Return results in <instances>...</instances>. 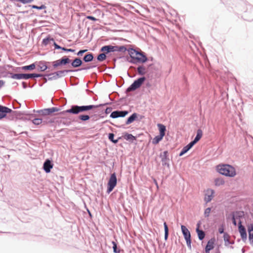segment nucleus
Instances as JSON below:
<instances>
[{
    "instance_id": "9",
    "label": "nucleus",
    "mask_w": 253,
    "mask_h": 253,
    "mask_svg": "<svg viewBox=\"0 0 253 253\" xmlns=\"http://www.w3.org/2000/svg\"><path fill=\"white\" fill-rule=\"evenodd\" d=\"M169 153L168 151H164L163 153L160 154V157L161 158V161L162 162V166L166 167L168 169L170 167L169 165Z\"/></svg>"
},
{
    "instance_id": "43",
    "label": "nucleus",
    "mask_w": 253,
    "mask_h": 253,
    "mask_svg": "<svg viewBox=\"0 0 253 253\" xmlns=\"http://www.w3.org/2000/svg\"><path fill=\"white\" fill-rule=\"evenodd\" d=\"M30 6H31L32 8L37 9L38 10H42L46 8V6L44 4H42L40 6H38L36 5H30Z\"/></svg>"
},
{
    "instance_id": "62",
    "label": "nucleus",
    "mask_w": 253,
    "mask_h": 253,
    "mask_svg": "<svg viewBox=\"0 0 253 253\" xmlns=\"http://www.w3.org/2000/svg\"><path fill=\"white\" fill-rule=\"evenodd\" d=\"M52 45L54 47V49H56L59 45L55 42L54 40V42H52Z\"/></svg>"
},
{
    "instance_id": "4",
    "label": "nucleus",
    "mask_w": 253,
    "mask_h": 253,
    "mask_svg": "<svg viewBox=\"0 0 253 253\" xmlns=\"http://www.w3.org/2000/svg\"><path fill=\"white\" fill-rule=\"evenodd\" d=\"M135 49L133 48H129L127 51L129 54V56L126 57V61L129 63L138 64L139 62H144L146 58H144V56L140 58L135 57L134 53Z\"/></svg>"
},
{
    "instance_id": "46",
    "label": "nucleus",
    "mask_w": 253,
    "mask_h": 253,
    "mask_svg": "<svg viewBox=\"0 0 253 253\" xmlns=\"http://www.w3.org/2000/svg\"><path fill=\"white\" fill-rule=\"evenodd\" d=\"M87 51V49H81L76 54L77 56H81L83 55L84 53L86 52Z\"/></svg>"
},
{
    "instance_id": "37",
    "label": "nucleus",
    "mask_w": 253,
    "mask_h": 253,
    "mask_svg": "<svg viewBox=\"0 0 253 253\" xmlns=\"http://www.w3.org/2000/svg\"><path fill=\"white\" fill-rule=\"evenodd\" d=\"M164 137L160 134L155 136L152 140V143L155 145L158 144L163 139Z\"/></svg>"
},
{
    "instance_id": "12",
    "label": "nucleus",
    "mask_w": 253,
    "mask_h": 253,
    "mask_svg": "<svg viewBox=\"0 0 253 253\" xmlns=\"http://www.w3.org/2000/svg\"><path fill=\"white\" fill-rule=\"evenodd\" d=\"M238 231L242 241L245 243L247 240V230L245 227L242 225V221L240 220L238 222Z\"/></svg>"
},
{
    "instance_id": "49",
    "label": "nucleus",
    "mask_w": 253,
    "mask_h": 253,
    "mask_svg": "<svg viewBox=\"0 0 253 253\" xmlns=\"http://www.w3.org/2000/svg\"><path fill=\"white\" fill-rule=\"evenodd\" d=\"M90 69V66H86L85 67H83L82 68H80V69H76V70H72L74 71V72H77V71H82V70H89Z\"/></svg>"
},
{
    "instance_id": "28",
    "label": "nucleus",
    "mask_w": 253,
    "mask_h": 253,
    "mask_svg": "<svg viewBox=\"0 0 253 253\" xmlns=\"http://www.w3.org/2000/svg\"><path fill=\"white\" fill-rule=\"evenodd\" d=\"M94 59V54L92 52H87L84 56L83 61L85 63L90 62L93 61Z\"/></svg>"
},
{
    "instance_id": "21",
    "label": "nucleus",
    "mask_w": 253,
    "mask_h": 253,
    "mask_svg": "<svg viewBox=\"0 0 253 253\" xmlns=\"http://www.w3.org/2000/svg\"><path fill=\"white\" fill-rule=\"evenodd\" d=\"M73 68H78L83 64V60L79 57H76L73 60H71L70 63Z\"/></svg>"
},
{
    "instance_id": "30",
    "label": "nucleus",
    "mask_w": 253,
    "mask_h": 253,
    "mask_svg": "<svg viewBox=\"0 0 253 253\" xmlns=\"http://www.w3.org/2000/svg\"><path fill=\"white\" fill-rule=\"evenodd\" d=\"M114 49L115 52L118 51L120 52L124 53L126 51H127L128 48H127L126 45H114Z\"/></svg>"
},
{
    "instance_id": "57",
    "label": "nucleus",
    "mask_w": 253,
    "mask_h": 253,
    "mask_svg": "<svg viewBox=\"0 0 253 253\" xmlns=\"http://www.w3.org/2000/svg\"><path fill=\"white\" fill-rule=\"evenodd\" d=\"M86 18L87 19L93 21H96L97 20V18H96L95 17L91 16V15L87 16L86 17Z\"/></svg>"
},
{
    "instance_id": "3",
    "label": "nucleus",
    "mask_w": 253,
    "mask_h": 253,
    "mask_svg": "<svg viewBox=\"0 0 253 253\" xmlns=\"http://www.w3.org/2000/svg\"><path fill=\"white\" fill-rule=\"evenodd\" d=\"M8 74L10 75V77L12 79L16 80H28L32 78L42 77L43 76V74L38 73L13 74L11 72H8Z\"/></svg>"
},
{
    "instance_id": "8",
    "label": "nucleus",
    "mask_w": 253,
    "mask_h": 253,
    "mask_svg": "<svg viewBox=\"0 0 253 253\" xmlns=\"http://www.w3.org/2000/svg\"><path fill=\"white\" fill-rule=\"evenodd\" d=\"M7 66L9 68H12V70L15 72L19 71L20 70L24 71H33L36 68V63L35 62L28 65L19 67H14L10 65H7Z\"/></svg>"
},
{
    "instance_id": "17",
    "label": "nucleus",
    "mask_w": 253,
    "mask_h": 253,
    "mask_svg": "<svg viewBox=\"0 0 253 253\" xmlns=\"http://www.w3.org/2000/svg\"><path fill=\"white\" fill-rule=\"evenodd\" d=\"M54 122V120L52 119H46V120H43L41 118H35L32 120V123L35 125H39L42 123L43 124H46L47 123L52 124Z\"/></svg>"
},
{
    "instance_id": "61",
    "label": "nucleus",
    "mask_w": 253,
    "mask_h": 253,
    "mask_svg": "<svg viewBox=\"0 0 253 253\" xmlns=\"http://www.w3.org/2000/svg\"><path fill=\"white\" fill-rule=\"evenodd\" d=\"M200 140V138H198L197 136H195L194 139L192 140L195 144L197 143Z\"/></svg>"
},
{
    "instance_id": "19",
    "label": "nucleus",
    "mask_w": 253,
    "mask_h": 253,
    "mask_svg": "<svg viewBox=\"0 0 253 253\" xmlns=\"http://www.w3.org/2000/svg\"><path fill=\"white\" fill-rule=\"evenodd\" d=\"M139 116V114L137 113H133L130 116H129L126 121L125 125H129L135 121H137L138 120V117Z\"/></svg>"
},
{
    "instance_id": "14",
    "label": "nucleus",
    "mask_w": 253,
    "mask_h": 253,
    "mask_svg": "<svg viewBox=\"0 0 253 253\" xmlns=\"http://www.w3.org/2000/svg\"><path fill=\"white\" fill-rule=\"evenodd\" d=\"M38 70L40 72H44L47 69H50L49 62L45 61H40L38 63Z\"/></svg>"
},
{
    "instance_id": "36",
    "label": "nucleus",
    "mask_w": 253,
    "mask_h": 253,
    "mask_svg": "<svg viewBox=\"0 0 253 253\" xmlns=\"http://www.w3.org/2000/svg\"><path fill=\"white\" fill-rule=\"evenodd\" d=\"M111 243L113 245L112 248L113 250V252L114 253H120L121 252V249L120 247L118 246L117 243L114 241H112Z\"/></svg>"
},
{
    "instance_id": "29",
    "label": "nucleus",
    "mask_w": 253,
    "mask_h": 253,
    "mask_svg": "<svg viewBox=\"0 0 253 253\" xmlns=\"http://www.w3.org/2000/svg\"><path fill=\"white\" fill-rule=\"evenodd\" d=\"M157 126L159 131V134L165 136L167 131L166 126L160 123L157 124Z\"/></svg>"
},
{
    "instance_id": "33",
    "label": "nucleus",
    "mask_w": 253,
    "mask_h": 253,
    "mask_svg": "<svg viewBox=\"0 0 253 253\" xmlns=\"http://www.w3.org/2000/svg\"><path fill=\"white\" fill-rule=\"evenodd\" d=\"M137 71L139 75H141L144 76V75L146 74L147 71H146V68L144 65H139L137 67Z\"/></svg>"
},
{
    "instance_id": "20",
    "label": "nucleus",
    "mask_w": 253,
    "mask_h": 253,
    "mask_svg": "<svg viewBox=\"0 0 253 253\" xmlns=\"http://www.w3.org/2000/svg\"><path fill=\"white\" fill-rule=\"evenodd\" d=\"M181 229L185 240L191 238L190 232L185 225H181Z\"/></svg>"
},
{
    "instance_id": "58",
    "label": "nucleus",
    "mask_w": 253,
    "mask_h": 253,
    "mask_svg": "<svg viewBox=\"0 0 253 253\" xmlns=\"http://www.w3.org/2000/svg\"><path fill=\"white\" fill-rule=\"evenodd\" d=\"M34 0H20V2L23 4L29 3L33 2Z\"/></svg>"
},
{
    "instance_id": "60",
    "label": "nucleus",
    "mask_w": 253,
    "mask_h": 253,
    "mask_svg": "<svg viewBox=\"0 0 253 253\" xmlns=\"http://www.w3.org/2000/svg\"><path fill=\"white\" fill-rule=\"evenodd\" d=\"M236 218H235L234 216L232 215V223L234 225L236 226L237 225Z\"/></svg>"
},
{
    "instance_id": "11",
    "label": "nucleus",
    "mask_w": 253,
    "mask_h": 253,
    "mask_svg": "<svg viewBox=\"0 0 253 253\" xmlns=\"http://www.w3.org/2000/svg\"><path fill=\"white\" fill-rule=\"evenodd\" d=\"M129 112L127 110H115L111 113L110 117L112 119H116L118 118H124L126 117Z\"/></svg>"
},
{
    "instance_id": "56",
    "label": "nucleus",
    "mask_w": 253,
    "mask_h": 253,
    "mask_svg": "<svg viewBox=\"0 0 253 253\" xmlns=\"http://www.w3.org/2000/svg\"><path fill=\"white\" fill-rule=\"evenodd\" d=\"M218 232L219 234H224V228L223 225H221L218 228Z\"/></svg>"
},
{
    "instance_id": "40",
    "label": "nucleus",
    "mask_w": 253,
    "mask_h": 253,
    "mask_svg": "<svg viewBox=\"0 0 253 253\" xmlns=\"http://www.w3.org/2000/svg\"><path fill=\"white\" fill-rule=\"evenodd\" d=\"M215 185L219 186L224 184L225 181L222 178H216L214 179Z\"/></svg>"
},
{
    "instance_id": "23",
    "label": "nucleus",
    "mask_w": 253,
    "mask_h": 253,
    "mask_svg": "<svg viewBox=\"0 0 253 253\" xmlns=\"http://www.w3.org/2000/svg\"><path fill=\"white\" fill-rule=\"evenodd\" d=\"M207 192L209 193L210 192V194L206 193L205 195L204 201L206 203H208L211 201L213 197V194L214 193V191L212 189H209L207 190Z\"/></svg>"
},
{
    "instance_id": "10",
    "label": "nucleus",
    "mask_w": 253,
    "mask_h": 253,
    "mask_svg": "<svg viewBox=\"0 0 253 253\" xmlns=\"http://www.w3.org/2000/svg\"><path fill=\"white\" fill-rule=\"evenodd\" d=\"M80 106L78 105H73L70 108L66 110L61 112L59 114L64 115L66 113H70L74 115H77L81 113Z\"/></svg>"
},
{
    "instance_id": "5",
    "label": "nucleus",
    "mask_w": 253,
    "mask_h": 253,
    "mask_svg": "<svg viewBox=\"0 0 253 253\" xmlns=\"http://www.w3.org/2000/svg\"><path fill=\"white\" fill-rule=\"evenodd\" d=\"M71 60L67 56H64L60 59L54 61L49 62V65H51L54 69H57L59 67L66 66L71 62Z\"/></svg>"
},
{
    "instance_id": "41",
    "label": "nucleus",
    "mask_w": 253,
    "mask_h": 253,
    "mask_svg": "<svg viewBox=\"0 0 253 253\" xmlns=\"http://www.w3.org/2000/svg\"><path fill=\"white\" fill-rule=\"evenodd\" d=\"M46 108L41 109V110H34V112H36L38 114H39V115L42 116H46Z\"/></svg>"
},
{
    "instance_id": "35",
    "label": "nucleus",
    "mask_w": 253,
    "mask_h": 253,
    "mask_svg": "<svg viewBox=\"0 0 253 253\" xmlns=\"http://www.w3.org/2000/svg\"><path fill=\"white\" fill-rule=\"evenodd\" d=\"M78 120L82 121L83 122H86L90 119V116L87 114H82L78 116Z\"/></svg>"
},
{
    "instance_id": "64",
    "label": "nucleus",
    "mask_w": 253,
    "mask_h": 253,
    "mask_svg": "<svg viewBox=\"0 0 253 253\" xmlns=\"http://www.w3.org/2000/svg\"><path fill=\"white\" fill-rule=\"evenodd\" d=\"M4 84V82L3 80H0V88H1Z\"/></svg>"
},
{
    "instance_id": "39",
    "label": "nucleus",
    "mask_w": 253,
    "mask_h": 253,
    "mask_svg": "<svg viewBox=\"0 0 253 253\" xmlns=\"http://www.w3.org/2000/svg\"><path fill=\"white\" fill-rule=\"evenodd\" d=\"M106 58L107 55L104 52L99 54L96 57L97 60L99 62H102L106 60Z\"/></svg>"
},
{
    "instance_id": "15",
    "label": "nucleus",
    "mask_w": 253,
    "mask_h": 253,
    "mask_svg": "<svg viewBox=\"0 0 253 253\" xmlns=\"http://www.w3.org/2000/svg\"><path fill=\"white\" fill-rule=\"evenodd\" d=\"M12 110L6 106L0 105V120L6 117L7 114L10 113Z\"/></svg>"
},
{
    "instance_id": "50",
    "label": "nucleus",
    "mask_w": 253,
    "mask_h": 253,
    "mask_svg": "<svg viewBox=\"0 0 253 253\" xmlns=\"http://www.w3.org/2000/svg\"><path fill=\"white\" fill-rule=\"evenodd\" d=\"M111 102H106V103H101V104H99L98 105H96V108H98L100 107H103V106H107L108 105H111Z\"/></svg>"
},
{
    "instance_id": "59",
    "label": "nucleus",
    "mask_w": 253,
    "mask_h": 253,
    "mask_svg": "<svg viewBox=\"0 0 253 253\" xmlns=\"http://www.w3.org/2000/svg\"><path fill=\"white\" fill-rule=\"evenodd\" d=\"M229 237V235L227 232H225L223 234V239L224 242H226V241H227V239H228Z\"/></svg>"
},
{
    "instance_id": "55",
    "label": "nucleus",
    "mask_w": 253,
    "mask_h": 253,
    "mask_svg": "<svg viewBox=\"0 0 253 253\" xmlns=\"http://www.w3.org/2000/svg\"><path fill=\"white\" fill-rule=\"evenodd\" d=\"M112 110V108L111 107H107L106 109L104 111V113L106 115L109 114Z\"/></svg>"
},
{
    "instance_id": "7",
    "label": "nucleus",
    "mask_w": 253,
    "mask_h": 253,
    "mask_svg": "<svg viewBox=\"0 0 253 253\" xmlns=\"http://www.w3.org/2000/svg\"><path fill=\"white\" fill-rule=\"evenodd\" d=\"M117 184V178L115 172L111 173L107 183V188L106 193L109 194L110 193L116 186Z\"/></svg>"
},
{
    "instance_id": "52",
    "label": "nucleus",
    "mask_w": 253,
    "mask_h": 253,
    "mask_svg": "<svg viewBox=\"0 0 253 253\" xmlns=\"http://www.w3.org/2000/svg\"><path fill=\"white\" fill-rule=\"evenodd\" d=\"M195 144L194 143V142L192 140L190 142H189L188 144H187L186 146V147L188 148V149L190 150L192 147L193 146L195 145Z\"/></svg>"
},
{
    "instance_id": "48",
    "label": "nucleus",
    "mask_w": 253,
    "mask_h": 253,
    "mask_svg": "<svg viewBox=\"0 0 253 253\" xmlns=\"http://www.w3.org/2000/svg\"><path fill=\"white\" fill-rule=\"evenodd\" d=\"M115 134L113 133H109L108 135V139L112 142L114 139Z\"/></svg>"
},
{
    "instance_id": "2",
    "label": "nucleus",
    "mask_w": 253,
    "mask_h": 253,
    "mask_svg": "<svg viewBox=\"0 0 253 253\" xmlns=\"http://www.w3.org/2000/svg\"><path fill=\"white\" fill-rule=\"evenodd\" d=\"M73 72H74V71L69 69L59 70L51 73L43 74V76L42 77L44 78L45 79V82H46L47 80H56L58 79L61 78L65 76L66 73Z\"/></svg>"
},
{
    "instance_id": "54",
    "label": "nucleus",
    "mask_w": 253,
    "mask_h": 253,
    "mask_svg": "<svg viewBox=\"0 0 253 253\" xmlns=\"http://www.w3.org/2000/svg\"><path fill=\"white\" fill-rule=\"evenodd\" d=\"M63 51L66 52H74L75 51V49H72V48H67L66 47H63Z\"/></svg>"
},
{
    "instance_id": "34",
    "label": "nucleus",
    "mask_w": 253,
    "mask_h": 253,
    "mask_svg": "<svg viewBox=\"0 0 253 253\" xmlns=\"http://www.w3.org/2000/svg\"><path fill=\"white\" fill-rule=\"evenodd\" d=\"M232 215L236 219H239L243 218L244 215V212L243 211H236L232 213Z\"/></svg>"
},
{
    "instance_id": "31",
    "label": "nucleus",
    "mask_w": 253,
    "mask_h": 253,
    "mask_svg": "<svg viewBox=\"0 0 253 253\" xmlns=\"http://www.w3.org/2000/svg\"><path fill=\"white\" fill-rule=\"evenodd\" d=\"M196 232L197 234L199 240L202 241L205 237V232L203 230L200 229L198 227H196Z\"/></svg>"
},
{
    "instance_id": "53",
    "label": "nucleus",
    "mask_w": 253,
    "mask_h": 253,
    "mask_svg": "<svg viewBox=\"0 0 253 253\" xmlns=\"http://www.w3.org/2000/svg\"><path fill=\"white\" fill-rule=\"evenodd\" d=\"M195 144L194 143V142L192 140L190 142H189L188 144H187L186 146V147L188 148V149L190 150L192 147L193 146L195 145Z\"/></svg>"
},
{
    "instance_id": "45",
    "label": "nucleus",
    "mask_w": 253,
    "mask_h": 253,
    "mask_svg": "<svg viewBox=\"0 0 253 253\" xmlns=\"http://www.w3.org/2000/svg\"><path fill=\"white\" fill-rule=\"evenodd\" d=\"M211 211V208H207L205 209L204 211V216L205 217H208L210 215V213Z\"/></svg>"
},
{
    "instance_id": "27",
    "label": "nucleus",
    "mask_w": 253,
    "mask_h": 253,
    "mask_svg": "<svg viewBox=\"0 0 253 253\" xmlns=\"http://www.w3.org/2000/svg\"><path fill=\"white\" fill-rule=\"evenodd\" d=\"M81 113L89 111L94 109H96V105H87L80 106Z\"/></svg>"
},
{
    "instance_id": "1",
    "label": "nucleus",
    "mask_w": 253,
    "mask_h": 253,
    "mask_svg": "<svg viewBox=\"0 0 253 253\" xmlns=\"http://www.w3.org/2000/svg\"><path fill=\"white\" fill-rule=\"evenodd\" d=\"M216 170L220 174L225 176L233 177L236 175L235 169L229 164H221L216 166Z\"/></svg>"
},
{
    "instance_id": "16",
    "label": "nucleus",
    "mask_w": 253,
    "mask_h": 253,
    "mask_svg": "<svg viewBox=\"0 0 253 253\" xmlns=\"http://www.w3.org/2000/svg\"><path fill=\"white\" fill-rule=\"evenodd\" d=\"M100 51L104 52L107 55L110 53L115 52L114 45L112 44L104 45L101 47Z\"/></svg>"
},
{
    "instance_id": "18",
    "label": "nucleus",
    "mask_w": 253,
    "mask_h": 253,
    "mask_svg": "<svg viewBox=\"0 0 253 253\" xmlns=\"http://www.w3.org/2000/svg\"><path fill=\"white\" fill-rule=\"evenodd\" d=\"M247 229L250 243L253 246V223L249 224L247 226Z\"/></svg>"
},
{
    "instance_id": "13",
    "label": "nucleus",
    "mask_w": 253,
    "mask_h": 253,
    "mask_svg": "<svg viewBox=\"0 0 253 253\" xmlns=\"http://www.w3.org/2000/svg\"><path fill=\"white\" fill-rule=\"evenodd\" d=\"M54 166L53 161L51 159H46L45 160L42 165V169L46 173L50 172L51 169Z\"/></svg>"
},
{
    "instance_id": "24",
    "label": "nucleus",
    "mask_w": 253,
    "mask_h": 253,
    "mask_svg": "<svg viewBox=\"0 0 253 253\" xmlns=\"http://www.w3.org/2000/svg\"><path fill=\"white\" fill-rule=\"evenodd\" d=\"M123 137L127 141L131 143L136 140V137L133 136L132 134L129 133L127 132L123 133Z\"/></svg>"
},
{
    "instance_id": "25",
    "label": "nucleus",
    "mask_w": 253,
    "mask_h": 253,
    "mask_svg": "<svg viewBox=\"0 0 253 253\" xmlns=\"http://www.w3.org/2000/svg\"><path fill=\"white\" fill-rule=\"evenodd\" d=\"M215 240L214 238H211L208 241V243L205 248V250L211 251L214 248V243Z\"/></svg>"
},
{
    "instance_id": "44",
    "label": "nucleus",
    "mask_w": 253,
    "mask_h": 253,
    "mask_svg": "<svg viewBox=\"0 0 253 253\" xmlns=\"http://www.w3.org/2000/svg\"><path fill=\"white\" fill-rule=\"evenodd\" d=\"M189 150L188 148L186 147V146H185L183 147V148L181 150L179 154V156L181 157L183 156L184 154L186 153Z\"/></svg>"
},
{
    "instance_id": "6",
    "label": "nucleus",
    "mask_w": 253,
    "mask_h": 253,
    "mask_svg": "<svg viewBox=\"0 0 253 253\" xmlns=\"http://www.w3.org/2000/svg\"><path fill=\"white\" fill-rule=\"evenodd\" d=\"M146 80V78L145 76H142L137 78L126 89V92L135 91L139 88Z\"/></svg>"
},
{
    "instance_id": "47",
    "label": "nucleus",
    "mask_w": 253,
    "mask_h": 253,
    "mask_svg": "<svg viewBox=\"0 0 253 253\" xmlns=\"http://www.w3.org/2000/svg\"><path fill=\"white\" fill-rule=\"evenodd\" d=\"M202 135H203L202 130L201 129H198L197 131V133H196V136H197L198 138H200V139H201V138L202 137Z\"/></svg>"
},
{
    "instance_id": "32",
    "label": "nucleus",
    "mask_w": 253,
    "mask_h": 253,
    "mask_svg": "<svg viewBox=\"0 0 253 253\" xmlns=\"http://www.w3.org/2000/svg\"><path fill=\"white\" fill-rule=\"evenodd\" d=\"M59 110H60V108L55 107L46 108V116H51L53 113Z\"/></svg>"
},
{
    "instance_id": "22",
    "label": "nucleus",
    "mask_w": 253,
    "mask_h": 253,
    "mask_svg": "<svg viewBox=\"0 0 253 253\" xmlns=\"http://www.w3.org/2000/svg\"><path fill=\"white\" fill-rule=\"evenodd\" d=\"M135 57L140 58L142 56H144V58H146L144 62H139L138 64H143L146 63L148 60V58L146 56V53L143 51H142L140 49L137 50L135 49V53H134Z\"/></svg>"
},
{
    "instance_id": "51",
    "label": "nucleus",
    "mask_w": 253,
    "mask_h": 253,
    "mask_svg": "<svg viewBox=\"0 0 253 253\" xmlns=\"http://www.w3.org/2000/svg\"><path fill=\"white\" fill-rule=\"evenodd\" d=\"M185 241L186 242V244H187L188 248L189 249H191V243H192L191 238L185 240Z\"/></svg>"
},
{
    "instance_id": "63",
    "label": "nucleus",
    "mask_w": 253,
    "mask_h": 253,
    "mask_svg": "<svg viewBox=\"0 0 253 253\" xmlns=\"http://www.w3.org/2000/svg\"><path fill=\"white\" fill-rule=\"evenodd\" d=\"M22 85L23 88L24 89L28 87V86L26 84V83L25 82H23L22 83Z\"/></svg>"
},
{
    "instance_id": "42",
    "label": "nucleus",
    "mask_w": 253,
    "mask_h": 253,
    "mask_svg": "<svg viewBox=\"0 0 253 253\" xmlns=\"http://www.w3.org/2000/svg\"><path fill=\"white\" fill-rule=\"evenodd\" d=\"M107 123H110L112 125L118 128H125V125H122L121 126L116 125L114 124H113L112 122H111L110 120H106V121H104L103 122H102V124H105Z\"/></svg>"
},
{
    "instance_id": "26",
    "label": "nucleus",
    "mask_w": 253,
    "mask_h": 253,
    "mask_svg": "<svg viewBox=\"0 0 253 253\" xmlns=\"http://www.w3.org/2000/svg\"><path fill=\"white\" fill-rule=\"evenodd\" d=\"M52 42H54V39L51 38L49 35H48L45 38L42 39V46H46L48 44L52 43Z\"/></svg>"
},
{
    "instance_id": "38",
    "label": "nucleus",
    "mask_w": 253,
    "mask_h": 253,
    "mask_svg": "<svg viewBox=\"0 0 253 253\" xmlns=\"http://www.w3.org/2000/svg\"><path fill=\"white\" fill-rule=\"evenodd\" d=\"M164 232H165V235H164V239L166 241L168 240L169 235V228L168 224L166 222H164Z\"/></svg>"
}]
</instances>
